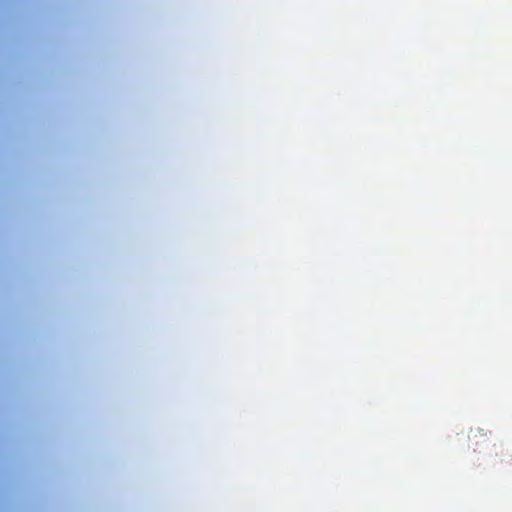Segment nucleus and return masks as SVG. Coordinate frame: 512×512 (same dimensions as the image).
I'll return each mask as SVG.
<instances>
[{"label":"nucleus","instance_id":"obj_1","mask_svg":"<svg viewBox=\"0 0 512 512\" xmlns=\"http://www.w3.org/2000/svg\"><path fill=\"white\" fill-rule=\"evenodd\" d=\"M470 440H473L472 449L476 450L477 446L481 445V443L487 442L488 438L486 434H483L481 431H471V435L469 436Z\"/></svg>","mask_w":512,"mask_h":512},{"label":"nucleus","instance_id":"obj_2","mask_svg":"<svg viewBox=\"0 0 512 512\" xmlns=\"http://www.w3.org/2000/svg\"><path fill=\"white\" fill-rule=\"evenodd\" d=\"M500 454H501L502 456H505V455H506V456L508 457V459H509V460H511V459H512L511 449H509V448H506V449H505L503 445H500ZM508 459H505V461H506V462H508Z\"/></svg>","mask_w":512,"mask_h":512}]
</instances>
